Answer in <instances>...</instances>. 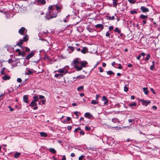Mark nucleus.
<instances>
[{
	"label": "nucleus",
	"instance_id": "obj_1",
	"mask_svg": "<svg viewBox=\"0 0 160 160\" xmlns=\"http://www.w3.org/2000/svg\"><path fill=\"white\" fill-rule=\"evenodd\" d=\"M57 16V13L55 12H53V14L52 13H47L46 15V18L47 19H50L56 17Z\"/></svg>",
	"mask_w": 160,
	"mask_h": 160
},
{
	"label": "nucleus",
	"instance_id": "obj_2",
	"mask_svg": "<svg viewBox=\"0 0 160 160\" xmlns=\"http://www.w3.org/2000/svg\"><path fill=\"white\" fill-rule=\"evenodd\" d=\"M35 3L37 5H45L46 3L45 0H35Z\"/></svg>",
	"mask_w": 160,
	"mask_h": 160
},
{
	"label": "nucleus",
	"instance_id": "obj_3",
	"mask_svg": "<svg viewBox=\"0 0 160 160\" xmlns=\"http://www.w3.org/2000/svg\"><path fill=\"white\" fill-rule=\"evenodd\" d=\"M139 101L141 102L142 105H144L147 106L148 104L151 103L150 101H146L143 99H141L139 100Z\"/></svg>",
	"mask_w": 160,
	"mask_h": 160
},
{
	"label": "nucleus",
	"instance_id": "obj_4",
	"mask_svg": "<svg viewBox=\"0 0 160 160\" xmlns=\"http://www.w3.org/2000/svg\"><path fill=\"white\" fill-rule=\"evenodd\" d=\"M35 54V52L33 51L28 54L27 56L25 58V59L27 60H29L30 58H32Z\"/></svg>",
	"mask_w": 160,
	"mask_h": 160
},
{
	"label": "nucleus",
	"instance_id": "obj_5",
	"mask_svg": "<svg viewBox=\"0 0 160 160\" xmlns=\"http://www.w3.org/2000/svg\"><path fill=\"white\" fill-rule=\"evenodd\" d=\"M56 72H58L61 73H64L65 74L67 72V70L65 68H63L61 69H59L58 71Z\"/></svg>",
	"mask_w": 160,
	"mask_h": 160
},
{
	"label": "nucleus",
	"instance_id": "obj_6",
	"mask_svg": "<svg viewBox=\"0 0 160 160\" xmlns=\"http://www.w3.org/2000/svg\"><path fill=\"white\" fill-rule=\"evenodd\" d=\"M140 9L143 13L148 12L149 11L148 9L144 6H141L140 8Z\"/></svg>",
	"mask_w": 160,
	"mask_h": 160
},
{
	"label": "nucleus",
	"instance_id": "obj_7",
	"mask_svg": "<svg viewBox=\"0 0 160 160\" xmlns=\"http://www.w3.org/2000/svg\"><path fill=\"white\" fill-rule=\"evenodd\" d=\"M54 8V5L49 6L48 8V10L49 11L48 13H52V12H53Z\"/></svg>",
	"mask_w": 160,
	"mask_h": 160
},
{
	"label": "nucleus",
	"instance_id": "obj_8",
	"mask_svg": "<svg viewBox=\"0 0 160 160\" xmlns=\"http://www.w3.org/2000/svg\"><path fill=\"white\" fill-rule=\"evenodd\" d=\"M25 30L26 29L24 27H22L19 29L18 31V32L20 34L23 35H24V32Z\"/></svg>",
	"mask_w": 160,
	"mask_h": 160
},
{
	"label": "nucleus",
	"instance_id": "obj_9",
	"mask_svg": "<svg viewBox=\"0 0 160 160\" xmlns=\"http://www.w3.org/2000/svg\"><path fill=\"white\" fill-rule=\"evenodd\" d=\"M79 63H80L78 60V58H76L75 59H74L72 62V64L73 65L74 67L75 66V65H78Z\"/></svg>",
	"mask_w": 160,
	"mask_h": 160
},
{
	"label": "nucleus",
	"instance_id": "obj_10",
	"mask_svg": "<svg viewBox=\"0 0 160 160\" xmlns=\"http://www.w3.org/2000/svg\"><path fill=\"white\" fill-rule=\"evenodd\" d=\"M102 100L104 102V104L107 105L108 103V100L107 98L104 96L102 97Z\"/></svg>",
	"mask_w": 160,
	"mask_h": 160
},
{
	"label": "nucleus",
	"instance_id": "obj_11",
	"mask_svg": "<svg viewBox=\"0 0 160 160\" xmlns=\"http://www.w3.org/2000/svg\"><path fill=\"white\" fill-rule=\"evenodd\" d=\"M88 48L86 47H84L81 50V52L85 54L88 52Z\"/></svg>",
	"mask_w": 160,
	"mask_h": 160
},
{
	"label": "nucleus",
	"instance_id": "obj_12",
	"mask_svg": "<svg viewBox=\"0 0 160 160\" xmlns=\"http://www.w3.org/2000/svg\"><path fill=\"white\" fill-rule=\"evenodd\" d=\"M23 101L26 103H28L29 102L28 97L27 95H25L23 96Z\"/></svg>",
	"mask_w": 160,
	"mask_h": 160
},
{
	"label": "nucleus",
	"instance_id": "obj_13",
	"mask_svg": "<svg viewBox=\"0 0 160 160\" xmlns=\"http://www.w3.org/2000/svg\"><path fill=\"white\" fill-rule=\"evenodd\" d=\"M10 78L11 77L7 75H5L2 77V79L4 80H9Z\"/></svg>",
	"mask_w": 160,
	"mask_h": 160
},
{
	"label": "nucleus",
	"instance_id": "obj_14",
	"mask_svg": "<svg viewBox=\"0 0 160 160\" xmlns=\"http://www.w3.org/2000/svg\"><path fill=\"white\" fill-rule=\"evenodd\" d=\"M84 116L85 117L88 118L89 119H90L92 117V115L89 112L86 113L84 114Z\"/></svg>",
	"mask_w": 160,
	"mask_h": 160
},
{
	"label": "nucleus",
	"instance_id": "obj_15",
	"mask_svg": "<svg viewBox=\"0 0 160 160\" xmlns=\"http://www.w3.org/2000/svg\"><path fill=\"white\" fill-rule=\"evenodd\" d=\"M137 103L136 102H133L132 103H130L128 106L130 107H132V108L133 109V107H136L137 105Z\"/></svg>",
	"mask_w": 160,
	"mask_h": 160
},
{
	"label": "nucleus",
	"instance_id": "obj_16",
	"mask_svg": "<svg viewBox=\"0 0 160 160\" xmlns=\"http://www.w3.org/2000/svg\"><path fill=\"white\" fill-rule=\"evenodd\" d=\"M95 27L97 28H101V30H102L104 28L103 25L101 24H98L95 25Z\"/></svg>",
	"mask_w": 160,
	"mask_h": 160
},
{
	"label": "nucleus",
	"instance_id": "obj_17",
	"mask_svg": "<svg viewBox=\"0 0 160 160\" xmlns=\"http://www.w3.org/2000/svg\"><path fill=\"white\" fill-rule=\"evenodd\" d=\"M23 41H22V40L20 39L19 41H18L16 45V46H18L19 47H21V46L22 44H23Z\"/></svg>",
	"mask_w": 160,
	"mask_h": 160
},
{
	"label": "nucleus",
	"instance_id": "obj_18",
	"mask_svg": "<svg viewBox=\"0 0 160 160\" xmlns=\"http://www.w3.org/2000/svg\"><path fill=\"white\" fill-rule=\"evenodd\" d=\"M88 64V62L87 61H84V62L83 61H81L80 62V64L81 65L82 67H85L86 65Z\"/></svg>",
	"mask_w": 160,
	"mask_h": 160
},
{
	"label": "nucleus",
	"instance_id": "obj_19",
	"mask_svg": "<svg viewBox=\"0 0 160 160\" xmlns=\"http://www.w3.org/2000/svg\"><path fill=\"white\" fill-rule=\"evenodd\" d=\"M85 78V76L83 75H80L77 76L76 77H73V78H76L77 79H83Z\"/></svg>",
	"mask_w": 160,
	"mask_h": 160
},
{
	"label": "nucleus",
	"instance_id": "obj_20",
	"mask_svg": "<svg viewBox=\"0 0 160 160\" xmlns=\"http://www.w3.org/2000/svg\"><path fill=\"white\" fill-rule=\"evenodd\" d=\"M36 102H34V101H32L30 103L29 106L32 107H33L34 106H37V104L36 103Z\"/></svg>",
	"mask_w": 160,
	"mask_h": 160
},
{
	"label": "nucleus",
	"instance_id": "obj_21",
	"mask_svg": "<svg viewBox=\"0 0 160 160\" xmlns=\"http://www.w3.org/2000/svg\"><path fill=\"white\" fill-rule=\"evenodd\" d=\"M74 68H75L77 71H79L82 69V68L81 66L78 67V65H75Z\"/></svg>",
	"mask_w": 160,
	"mask_h": 160
},
{
	"label": "nucleus",
	"instance_id": "obj_22",
	"mask_svg": "<svg viewBox=\"0 0 160 160\" xmlns=\"http://www.w3.org/2000/svg\"><path fill=\"white\" fill-rule=\"evenodd\" d=\"M140 18L141 19H146L147 18H148V16L147 15H144L143 14H141L140 16Z\"/></svg>",
	"mask_w": 160,
	"mask_h": 160
},
{
	"label": "nucleus",
	"instance_id": "obj_23",
	"mask_svg": "<svg viewBox=\"0 0 160 160\" xmlns=\"http://www.w3.org/2000/svg\"><path fill=\"white\" fill-rule=\"evenodd\" d=\"M143 90L145 94L148 95V94L149 91L147 88H143Z\"/></svg>",
	"mask_w": 160,
	"mask_h": 160
},
{
	"label": "nucleus",
	"instance_id": "obj_24",
	"mask_svg": "<svg viewBox=\"0 0 160 160\" xmlns=\"http://www.w3.org/2000/svg\"><path fill=\"white\" fill-rule=\"evenodd\" d=\"M49 151L53 154H55L56 153V151L53 148H51L49 149Z\"/></svg>",
	"mask_w": 160,
	"mask_h": 160
},
{
	"label": "nucleus",
	"instance_id": "obj_25",
	"mask_svg": "<svg viewBox=\"0 0 160 160\" xmlns=\"http://www.w3.org/2000/svg\"><path fill=\"white\" fill-rule=\"evenodd\" d=\"M28 40V35H26L23 37V39L22 40L23 41V42H26Z\"/></svg>",
	"mask_w": 160,
	"mask_h": 160
},
{
	"label": "nucleus",
	"instance_id": "obj_26",
	"mask_svg": "<svg viewBox=\"0 0 160 160\" xmlns=\"http://www.w3.org/2000/svg\"><path fill=\"white\" fill-rule=\"evenodd\" d=\"M21 153L20 152H16L14 155V157L15 158H18L21 155Z\"/></svg>",
	"mask_w": 160,
	"mask_h": 160
},
{
	"label": "nucleus",
	"instance_id": "obj_27",
	"mask_svg": "<svg viewBox=\"0 0 160 160\" xmlns=\"http://www.w3.org/2000/svg\"><path fill=\"white\" fill-rule=\"evenodd\" d=\"M112 121L114 123L119 122H120L119 120L116 118H113L112 119Z\"/></svg>",
	"mask_w": 160,
	"mask_h": 160
},
{
	"label": "nucleus",
	"instance_id": "obj_28",
	"mask_svg": "<svg viewBox=\"0 0 160 160\" xmlns=\"http://www.w3.org/2000/svg\"><path fill=\"white\" fill-rule=\"evenodd\" d=\"M33 98L34 99V100H33V101L36 102L38 101L39 98H38V96L37 95H35L33 96Z\"/></svg>",
	"mask_w": 160,
	"mask_h": 160
},
{
	"label": "nucleus",
	"instance_id": "obj_29",
	"mask_svg": "<svg viewBox=\"0 0 160 160\" xmlns=\"http://www.w3.org/2000/svg\"><path fill=\"white\" fill-rule=\"evenodd\" d=\"M114 31L115 32H118V34H120L121 33V31L120 30H119L118 28V27H116V28L114 30Z\"/></svg>",
	"mask_w": 160,
	"mask_h": 160
},
{
	"label": "nucleus",
	"instance_id": "obj_30",
	"mask_svg": "<svg viewBox=\"0 0 160 160\" xmlns=\"http://www.w3.org/2000/svg\"><path fill=\"white\" fill-rule=\"evenodd\" d=\"M118 0H113L112 3L113 4V7H116L118 5V3L117 2Z\"/></svg>",
	"mask_w": 160,
	"mask_h": 160
},
{
	"label": "nucleus",
	"instance_id": "obj_31",
	"mask_svg": "<svg viewBox=\"0 0 160 160\" xmlns=\"http://www.w3.org/2000/svg\"><path fill=\"white\" fill-rule=\"evenodd\" d=\"M40 134L41 136L43 137H46L47 136V134L43 132H40Z\"/></svg>",
	"mask_w": 160,
	"mask_h": 160
},
{
	"label": "nucleus",
	"instance_id": "obj_32",
	"mask_svg": "<svg viewBox=\"0 0 160 160\" xmlns=\"http://www.w3.org/2000/svg\"><path fill=\"white\" fill-rule=\"evenodd\" d=\"M107 73L108 74H109L110 75H114V73L111 70L108 71L107 72Z\"/></svg>",
	"mask_w": 160,
	"mask_h": 160
},
{
	"label": "nucleus",
	"instance_id": "obj_33",
	"mask_svg": "<svg viewBox=\"0 0 160 160\" xmlns=\"http://www.w3.org/2000/svg\"><path fill=\"white\" fill-rule=\"evenodd\" d=\"M54 7L56 8V10L57 11H59L61 9L60 7L57 4L54 5Z\"/></svg>",
	"mask_w": 160,
	"mask_h": 160
},
{
	"label": "nucleus",
	"instance_id": "obj_34",
	"mask_svg": "<svg viewBox=\"0 0 160 160\" xmlns=\"http://www.w3.org/2000/svg\"><path fill=\"white\" fill-rule=\"evenodd\" d=\"M74 48H76V47H74L72 46H69L68 47V48L70 49L71 51V52H73L74 50Z\"/></svg>",
	"mask_w": 160,
	"mask_h": 160
},
{
	"label": "nucleus",
	"instance_id": "obj_35",
	"mask_svg": "<svg viewBox=\"0 0 160 160\" xmlns=\"http://www.w3.org/2000/svg\"><path fill=\"white\" fill-rule=\"evenodd\" d=\"M150 58V54H147V57L145 58V61H148V60H149V59Z\"/></svg>",
	"mask_w": 160,
	"mask_h": 160
},
{
	"label": "nucleus",
	"instance_id": "obj_36",
	"mask_svg": "<svg viewBox=\"0 0 160 160\" xmlns=\"http://www.w3.org/2000/svg\"><path fill=\"white\" fill-rule=\"evenodd\" d=\"M128 84H126L125 85V86L124 87V91L125 92H127L128 90V88L127 87V86H128Z\"/></svg>",
	"mask_w": 160,
	"mask_h": 160
},
{
	"label": "nucleus",
	"instance_id": "obj_37",
	"mask_svg": "<svg viewBox=\"0 0 160 160\" xmlns=\"http://www.w3.org/2000/svg\"><path fill=\"white\" fill-rule=\"evenodd\" d=\"M16 52H18V56H21V52L20 49H17L16 50Z\"/></svg>",
	"mask_w": 160,
	"mask_h": 160
},
{
	"label": "nucleus",
	"instance_id": "obj_38",
	"mask_svg": "<svg viewBox=\"0 0 160 160\" xmlns=\"http://www.w3.org/2000/svg\"><path fill=\"white\" fill-rule=\"evenodd\" d=\"M33 73V72L32 71L28 70L27 71V72L26 73V74L27 75L32 74Z\"/></svg>",
	"mask_w": 160,
	"mask_h": 160
},
{
	"label": "nucleus",
	"instance_id": "obj_39",
	"mask_svg": "<svg viewBox=\"0 0 160 160\" xmlns=\"http://www.w3.org/2000/svg\"><path fill=\"white\" fill-rule=\"evenodd\" d=\"M87 29L89 32H92L94 31L92 29L89 27H87Z\"/></svg>",
	"mask_w": 160,
	"mask_h": 160
},
{
	"label": "nucleus",
	"instance_id": "obj_40",
	"mask_svg": "<svg viewBox=\"0 0 160 160\" xmlns=\"http://www.w3.org/2000/svg\"><path fill=\"white\" fill-rule=\"evenodd\" d=\"M98 101H96L95 100H92L91 101V103L92 104H94V105H95L96 104H98Z\"/></svg>",
	"mask_w": 160,
	"mask_h": 160
},
{
	"label": "nucleus",
	"instance_id": "obj_41",
	"mask_svg": "<svg viewBox=\"0 0 160 160\" xmlns=\"http://www.w3.org/2000/svg\"><path fill=\"white\" fill-rule=\"evenodd\" d=\"M130 13L131 14H133L135 13L137 14V12L134 9L133 10H131L130 11Z\"/></svg>",
	"mask_w": 160,
	"mask_h": 160
},
{
	"label": "nucleus",
	"instance_id": "obj_42",
	"mask_svg": "<svg viewBox=\"0 0 160 160\" xmlns=\"http://www.w3.org/2000/svg\"><path fill=\"white\" fill-rule=\"evenodd\" d=\"M83 89V87L82 86H80L78 88L77 90L78 91H79L80 90H82Z\"/></svg>",
	"mask_w": 160,
	"mask_h": 160
},
{
	"label": "nucleus",
	"instance_id": "obj_43",
	"mask_svg": "<svg viewBox=\"0 0 160 160\" xmlns=\"http://www.w3.org/2000/svg\"><path fill=\"white\" fill-rule=\"evenodd\" d=\"M80 130H81V128L80 127H79L77 128H76L75 129L74 132L77 133L78 131H79Z\"/></svg>",
	"mask_w": 160,
	"mask_h": 160
},
{
	"label": "nucleus",
	"instance_id": "obj_44",
	"mask_svg": "<svg viewBox=\"0 0 160 160\" xmlns=\"http://www.w3.org/2000/svg\"><path fill=\"white\" fill-rule=\"evenodd\" d=\"M91 128L88 126H86L85 128V130L87 131H90L91 130Z\"/></svg>",
	"mask_w": 160,
	"mask_h": 160
},
{
	"label": "nucleus",
	"instance_id": "obj_45",
	"mask_svg": "<svg viewBox=\"0 0 160 160\" xmlns=\"http://www.w3.org/2000/svg\"><path fill=\"white\" fill-rule=\"evenodd\" d=\"M25 51H23L22 52H21V55H22V57H24L25 55Z\"/></svg>",
	"mask_w": 160,
	"mask_h": 160
},
{
	"label": "nucleus",
	"instance_id": "obj_46",
	"mask_svg": "<svg viewBox=\"0 0 160 160\" xmlns=\"http://www.w3.org/2000/svg\"><path fill=\"white\" fill-rule=\"evenodd\" d=\"M84 156L83 155H81L78 158V160H82V159L84 158Z\"/></svg>",
	"mask_w": 160,
	"mask_h": 160
},
{
	"label": "nucleus",
	"instance_id": "obj_47",
	"mask_svg": "<svg viewBox=\"0 0 160 160\" xmlns=\"http://www.w3.org/2000/svg\"><path fill=\"white\" fill-rule=\"evenodd\" d=\"M80 133L81 135H84L85 134L84 132L81 129V130H80Z\"/></svg>",
	"mask_w": 160,
	"mask_h": 160
},
{
	"label": "nucleus",
	"instance_id": "obj_48",
	"mask_svg": "<svg viewBox=\"0 0 160 160\" xmlns=\"http://www.w3.org/2000/svg\"><path fill=\"white\" fill-rule=\"evenodd\" d=\"M155 68L154 67V65H152L150 67V69L151 70H153Z\"/></svg>",
	"mask_w": 160,
	"mask_h": 160
},
{
	"label": "nucleus",
	"instance_id": "obj_49",
	"mask_svg": "<svg viewBox=\"0 0 160 160\" xmlns=\"http://www.w3.org/2000/svg\"><path fill=\"white\" fill-rule=\"evenodd\" d=\"M136 0H128L129 2L132 3H134Z\"/></svg>",
	"mask_w": 160,
	"mask_h": 160
},
{
	"label": "nucleus",
	"instance_id": "obj_50",
	"mask_svg": "<svg viewBox=\"0 0 160 160\" xmlns=\"http://www.w3.org/2000/svg\"><path fill=\"white\" fill-rule=\"evenodd\" d=\"M39 99H44V98H45V97L44 96H43V95H39Z\"/></svg>",
	"mask_w": 160,
	"mask_h": 160
},
{
	"label": "nucleus",
	"instance_id": "obj_51",
	"mask_svg": "<svg viewBox=\"0 0 160 160\" xmlns=\"http://www.w3.org/2000/svg\"><path fill=\"white\" fill-rule=\"evenodd\" d=\"M26 49L25 50V51L26 52H29L30 51V49L28 47H25Z\"/></svg>",
	"mask_w": 160,
	"mask_h": 160
},
{
	"label": "nucleus",
	"instance_id": "obj_52",
	"mask_svg": "<svg viewBox=\"0 0 160 160\" xmlns=\"http://www.w3.org/2000/svg\"><path fill=\"white\" fill-rule=\"evenodd\" d=\"M110 33L108 31L106 33V36L108 37L109 38H110Z\"/></svg>",
	"mask_w": 160,
	"mask_h": 160
},
{
	"label": "nucleus",
	"instance_id": "obj_53",
	"mask_svg": "<svg viewBox=\"0 0 160 160\" xmlns=\"http://www.w3.org/2000/svg\"><path fill=\"white\" fill-rule=\"evenodd\" d=\"M17 81L18 82L21 83L22 82V79L20 78H18L17 79Z\"/></svg>",
	"mask_w": 160,
	"mask_h": 160
},
{
	"label": "nucleus",
	"instance_id": "obj_54",
	"mask_svg": "<svg viewBox=\"0 0 160 160\" xmlns=\"http://www.w3.org/2000/svg\"><path fill=\"white\" fill-rule=\"evenodd\" d=\"M108 19L111 20H114L115 18V17L114 16H112V17H108Z\"/></svg>",
	"mask_w": 160,
	"mask_h": 160
},
{
	"label": "nucleus",
	"instance_id": "obj_55",
	"mask_svg": "<svg viewBox=\"0 0 160 160\" xmlns=\"http://www.w3.org/2000/svg\"><path fill=\"white\" fill-rule=\"evenodd\" d=\"M150 90L152 92L153 94H156V92L154 91V90L153 88H150Z\"/></svg>",
	"mask_w": 160,
	"mask_h": 160
},
{
	"label": "nucleus",
	"instance_id": "obj_56",
	"mask_svg": "<svg viewBox=\"0 0 160 160\" xmlns=\"http://www.w3.org/2000/svg\"><path fill=\"white\" fill-rule=\"evenodd\" d=\"M134 119H129L128 120V121L129 123H131L132 122H134Z\"/></svg>",
	"mask_w": 160,
	"mask_h": 160
},
{
	"label": "nucleus",
	"instance_id": "obj_57",
	"mask_svg": "<svg viewBox=\"0 0 160 160\" xmlns=\"http://www.w3.org/2000/svg\"><path fill=\"white\" fill-rule=\"evenodd\" d=\"M99 70H100V72H103V70L102 69V67H100L99 68Z\"/></svg>",
	"mask_w": 160,
	"mask_h": 160
},
{
	"label": "nucleus",
	"instance_id": "obj_58",
	"mask_svg": "<svg viewBox=\"0 0 160 160\" xmlns=\"http://www.w3.org/2000/svg\"><path fill=\"white\" fill-rule=\"evenodd\" d=\"M71 129H72V127H71V126H68L67 127V129H68V131H70V130H71Z\"/></svg>",
	"mask_w": 160,
	"mask_h": 160
},
{
	"label": "nucleus",
	"instance_id": "obj_59",
	"mask_svg": "<svg viewBox=\"0 0 160 160\" xmlns=\"http://www.w3.org/2000/svg\"><path fill=\"white\" fill-rule=\"evenodd\" d=\"M8 108L10 109V111H13L14 110L13 108H12L10 106H8Z\"/></svg>",
	"mask_w": 160,
	"mask_h": 160
},
{
	"label": "nucleus",
	"instance_id": "obj_60",
	"mask_svg": "<svg viewBox=\"0 0 160 160\" xmlns=\"http://www.w3.org/2000/svg\"><path fill=\"white\" fill-rule=\"evenodd\" d=\"M4 68H3L2 70L1 71V74L2 75H3L4 74Z\"/></svg>",
	"mask_w": 160,
	"mask_h": 160
},
{
	"label": "nucleus",
	"instance_id": "obj_61",
	"mask_svg": "<svg viewBox=\"0 0 160 160\" xmlns=\"http://www.w3.org/2000/svg\"><path fill=\"white\" fill-rule=\"evenodd\" d=\"M67 119L65 121V122H66L67 121H70L71 119V118L69 117H67Z\"/></svg>",
	"mask_w": 160,
	"mask_h": 160
},
{
	"label": "nucleus",
	"instance_id": "obj_62",
	"mask_svg": "<svg viewBox=\"0 0 160 160\" xmlns=\"http://www.w3.org/2000/svg\"><path fill=\"white\" fill-rule=\"evenodd\" d=\"M109 29L110 31H111L113 29V27L112 26H110L109 28Z\"/></svg>",
	"mask_w": 160,
	"mask_h": 160
},
{
	"label": "nucleus",
	"instance_id": "obj_63",
	"mask_svg": "<svg viewBox=\"0 0 160 160\" xmlns=\"http://www.w3.org/2000/svg\"><path fill=\"white\" fill-rule=\"evenodd\" d=\"M8 63H10L13 62V61H12V59L10 58L8 60Z\"/></svg>",
	"mask_w": 160,
	"mask_h": 160
},
{
	"label": "nucleus",
	"instance_id": "obj_64",
	"mask_svg": "<svg viewBox=\"0 0 160 160\" xmlns=\"http://www.w3.org/2000/svg\"><path fill=\"white\" fill-rule=\"evenodd\" d=\"M62 160H66V158L65 155L63 156Z\"/></svg>",
	"mask_w": 160,
	"mask_h": 160
}]
</instances>
